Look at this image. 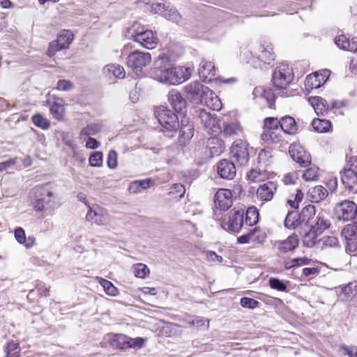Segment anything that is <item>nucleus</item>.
I'll return each instance as SVG.
<instances>
[{
	"label": "nucleus",
	"mask_w": 357,
	"mask_h": 357,
	"mask_svg": "<svg viewBox=\"0 0 357 357\" xmlns=\"http://www.w3.org/2000/svg\"><path fill=\"white\" fill-rule=\"evenodd\" d=\"M309 194L311 195L314 202H319L325 199L328 195V191L321 185H317L312 189H310Z\"/></svg>",
	"instance_id": "nucleus-37"
},
{
	"label": "nucleus",
	"mask_w": 357,
	"mask_h": 357,
	"mask_svg": "<svg viewBox=\"0 0 357 357\" xmlns=\"http://www.w3.org/2000/svg\"><path fill=\"white\" fill-rule=\"evenodd\" d=\"M151 7L155 13L161 15L169 21L176 24H179L181 22L182 16L178 10L166 3H153Z\"/></svg>",
	"instance_id": "nucleus-13"
},
{
	"label": "nucleus",
	"mask_w": 357,
	"mask_h": 357,
	"mask_svg": "<svg viewBox=\"0 0 357 357\" xmlns=\"http://www.w3.org/2000/svg\"><path fill=\"white\" fill-rule=\"evenodd\" d=\"M102 130V126L99 123H90L84 127L80 132L81 135H85L90 137L91 135H96L100 132Z\"/></svg>",
	"instance_id": "nucleus-41"
},
{
	"label": "nucleus",
	"mask_w": 357,
	"mask_h": 357,
	"mask_svg": "<svg viewBox=\"0 0 357 357\" xmlns=\"http://www.w3.org/2000/svg\"><path fill=\"white\" fill-rule=\"evenodd\" d=\"M275 58V53L273 52V47L271 44L263 45L259 54V59H261L264 63L269 64L272 61H274Z\"/></svg>",
	"instance_id": "nucleus-33"
},
{
	"label": "nucleus",
	"mask_w": 357,
	"mask_h": 357,
	"mask_svg": "<svg viewBox=\"0 0 357 357\" xmlns=\"http://www.w3.org/2000/svg\"><path fill=\"white\" fill-rule=\"evenodd\" d=\"M277 190V184L273 181H268L261 185L257 191V197L262 201H271Z\"/></svg>",
	"instance_id": "nucleus-22"
},
{
	"label": "nucleus",
	"mask_w": 357,
	"mask_h": 357,
	"mask_svg": "<svg viewBox=\"0 0 357 357\" xmlns=\"http://www.w3.org/2000/svg\"><path fill=\"white\" fill-rule=\"evenodd\" d=\"M280 128L286 134L295 135L298 130V125L294 117L286 115L280 119Z\"/></svg>",
	"instance_id": "nucleus-25"
},
{
	"label": "nucleus",
	"mask_w": 357,
	"mask_h": 357,
	"mask_svg": "<svg viewBox=\"0 0 357 357\" xmlns=\"http://www.w3.org/2000/svg\"><path fill=\"white\" fill-rule=\"evenodd\" d=\"M200 68L199 69V75L203 79L204 82L209 83L213 79L215 75V67L211 61H207L204 59L202 60L200 63Z\"/></svg>",
	"instance_id": "nucleus-23"
},
{
	"label": "nucleus",
	"mask_w": 357,
	"mask_h": 357,
	"mask_svg": "<svg viewBox=\"0 0 357 357\" xmlns=\"http://www.w3.org/2000/svg\"><path fill=\"white\" fill-rule=\"evenodd\" d=\"M217 172L224 179L231 180L236 174L234 163L227 159H222L217 164Z\"/></svg>",
	"instance_id": "nucleus-20"
},
{
	"label": "nucleus",
	"mask_w": 357,
	"mask_h": 357,
	"mask_svg": "<svg viewBox=\"0 0 357 357\" xmlns=\"http://www.w3.org/2000/svg\"><path fill=\"white\" fill-rule=\"evenodd\" d=\"M248 144L242 139L234 141L230 149V155L235 158L236 162L241 166L247 165L250 155L248 152Z\"/></svg>",
	"instance_id": "nucleus-10"
},
{
	"label": "nucleus",
	"mask_w": 357,
	"mask_h": 357,
	"mask_svg": "<svg viewBox=\"0 0 357 357\" xmlns=\"http://www.w3.org/2000/svg\"><path fill=\"white\" fill-rule=\"evenodd\" d=\"M334 43L342 50L348 51V48H349V39L345 35L336 36Z\"/></svg>",
	"instance_id": "nucleus-50"
},
{
	"label": "nucleus",
	"mask_w": 357,
	"mask_h": 357,
	"mask_svg": "<svg viewBox=\"0 0 357 357\" xmlns=\"http://www.w3.org/2000/svg\"><path fill=\"white\" fill-rule=\"evenodd\" d=\"M103 154L100 151L93 152L89 157V164L92 167H99L102 165Z\"/></svg>",
	"instance_id": "nucleus-53"
},
{
	"label": "nucleus",
	"mask_w": 357,
	"mask_h": 357,
	"mask_svg": "<svg viewBox=\"0 0 357 357\" xmlns=\"http://www.w3.org/2000/svg\"><path fill=\"white\" fill-rule=\"evenodd\" d=\"M151 61V56L150 53L135 50L128 56L126 63L129 68L138 75Z\"/></svg>",
	"instance_id": "nucleus-8"
},
{
	"label": "nucleus",
	"mask_w": 357,
	"mask_h": 357,
	"mask_svg": "<svg viewBox=\"0 0 357 357\" xmlns=\"http://www.w3.org/2000/svg\"><path fill=\"white\" fill-rule=\"evenodd\" d=\"M268 284L271 289L279 291L287 292L288 291L287 284L278 278H270Z\"/></svg>",
	"instance_id": "nucleus-43"
},
{
	"label": "nucleus",
	"mask_w": 357,
	"mask_h": 357,
	"mask_svg": "<svg viewBox=\"0 0 357 357\" xmlns=\"http://www.w3.org/2000/svg\"><path fill=\"white\" fill-rule=\"evenodd\" d=\"M319 168L317 167H308L303 173V178L306 181H315L319 176Z\"/></svg>",
	"instance_id": "nucleus-52"
},
{
	"label": "nucleus",
	"mask_w": 357,
	"mask_h": 357,
	"mask_svg": "<svg viewBox=\"0 0 357 357\" xmlns=\"http://www.w3.org/2000/svg\"><path fill=\"white\" fill-rule=\"evenodd\" d=\"M265 130H278L280 128V119L276 117H266L264 120Z\"/></svg>",
	"instance_id": "nucleus-49"
},
{
	"label": "nucleus",
	"mask_w": 357,
	"mask_h": 357,
	"mask_svg": "<svg viewBox=\"0 0 357 357\" xmlns=\"http://www.w3.org/2000/svg\"><path fill=\"white\" fill-rule=\"evenodd\" d=\"M117 156L118 153L115 150L109 151L107 159V165L109 168L112 169L116 168L118 165Z\"/></svg>",
	"instance_id": "nucleus-56"
},
{
	"label": "nucleus",
	"mask_w": 357,
	"mask_h": 357,
	"mask_svg": "<svg viewBox=\"0 0 357 357\" xmlns=\"http://www.w3.org/2000/svg\"><path fill=\"white\" fill-rule=\"evenodd\" d=\"M32 122L36 127L43 130H46L50 126V121L40 114H34L32 116Z\"/></svg>",
	"instance_id": "nucleus-46"
},
{
	"label": "nucleus",
	"mask_w": 357,
	"mask_h": 357,
	"mask_svg": "<svg viewBox=\"0 0 357 357\" xmlns=\"http://www.w3.org/2000/svg\"><path fill=\"white\" fill-rule=\"evenodd\" d=\"M144 342L145 340L142 337L131 338L128 337L129 348H142Z\"/></svg>",
	"instance_id": "nucleus-63"
},
{
	"label": "nucleus",
	"mask_w": 357,
	"mask_h": 357,
	"mask_svg": "<svg viewBox=\"0 0 357 357\" xmlns=\"http://www.w3.org/2000/svg\"><path fill=\"white\" fill-rule=\"evenodd\" d=\"M169 58L165 54H160L154 61L153 68L151 69L152 77L157 81L163 75L165 70L169 66Z\"/></svg>",
	"instance_id": "nucleus-19"
},
{
	"label": "nucleus",
	"mask_w": 357,
	"mask_h": 357,
	"mask_svg": "<svg viewBox=\"0 0 357 357\" xmlns=\"http://www.w3.org/2000/svg\"><path fill=\"white\" fill-rule=\"evenodd\" d=\"M241 131V126L237 122H224L222 126L221 127V131L220 133H222L225 137H229L233 135H237L238 132Z\"/></svg>",
	"instance_id": "nucleus-28"
},
{
	"label": "nucleus",
	"mask_w": 357,
	"mask_h": 357,
	"mask_svg": "<svg viewBox=\"0 0 357 357\" xmlns=\"http://www.w3.org/2000/svg\"><path fill=\"white\" fill-rule=\"evenodd\" d=\"M251 229L255 230L253 234H252V238L253 241L259 244L264 243L266 238V232L257 227Z\"/></svg>",
	"instance_id": "nucleus-54"
},
{
	"label": "nucleus",
	"mask_w": 357,
	"mask_h": 357,
	"mask_svg": "<svg viewBox=\"0 0 357 357\" xmlns=\"http://www.w3.org/2000/svg\"><path fill=\"white\" fill-rule=\"evenodd\" d=\"M127 37L148 50L155 48L157 44V38L154 37L153 31L140 28L138 24H133L128 29Z\"/></svg>",
	"instance_id": "nucleus-4"
},
{
	"label": "nucleus",
	"mask_w": 357,
	"mask_h": 357,
	"mask_svg": "<svg viewBox=\"0 0 357 357\" xmlns=\"http://www.w3.org/2000/svg\"><path fill=\"white\" fill-rule=\"evenodd\" d=\"M185 91L190 101L195 104L204 102L207 96L213 95V91L199 81L187 84L185 86Z\"/></svg>",
	"instance_id": "nucleus-7"
},
{
	"label": "nucleus",
	"mask_w": 357,
	"mask_h": 357,
	"mask_svg": "<svg viewBox=\"0 0 357 357\" xmlns=\"http://www.w3.org/2000/svg\"><path fill=\"white\" fill-rule=\"evenodd\" d=\"M58 39L64 45H67V47L68 48L69 45L73 42L74 39V35L71 31L63 29L59 33Z\"/></svg>",
	"instance_id": "nucleus-51"
},
{
	"label": "nucleus",
	"mask_w": 357,
	"mask_h": 357,
	"mask_svg": "<svg viewBox=\"0 0 357 357\" xmlns=\"http://www.w3.org/2000/svg\"><path fill=\"white\" fill-rule=\"evenodd\" d=\"M67 48V45H64L57 38L49 43L47 55L50 57H52L57 52Z\"/></svg>",
	"instance_id": "nucleus-38"
},
{
	"label": "nucleus",
	"mask_w": 357,
	"mask_h": 357,
	"mask_svg": "<svg viewBox=\"0 0 357 357\" xmlns=\"http://www.w3.org/2000/svg\"><path fill=\"white\" fill-rule=\"evenodd\" d=\"M50 112L54 119L62 120L64 113L63 105L61 102H54L50 106Z\"/></svg>",
	"instance_id": "nucleus-39"
},
{
	"label": "nucleus",
	"mask_w": 357,
	"mask_h": 357,
	"mask_svg": "<svg viewBox=\"0 0 357 357\" xmlns=\"http://www.w3.org/2000/svg\"><path fill=\"white\" fill-rule=\"evenodd\" d=\"M247 178L253 182H258L263 179L261 172L255 169H252L247 173Z\"/></svg>",
	"instance_id": "nucleus-58"
},
{
	"label": "nucleus",
	"mask_w": 357,
	"mask_h": 357,
	"mask_svg": "<svg viewBox=\"0 0 357 357\" xmlns=\"http://www.w3.org/2000/svg\"><path fill=\"white\" fill-rule=\"evenodd\" d=\"M340 349L343 351L344 355L349 357H357V347L342 345Z\"/></svg>",
	"instance_id": "nucleus-62"
},
{
	"label": "nucleus",
	"mask_w": 357,
	"mask_h": 357,
	"mask_svg": "<svg viewBox=\"0 0 357 357\" xmlns=\"http://www.w3.org/2000/svg\"><path fill=\"white\" fill-rule=\"evenodd\" d=\"M86 219L98 225H107L109 221V216L107 211L98 206L89 208Z\"/></svg>",
	"instance_id": "nucleus-16"
},
{
	"label": "nucleus",
	"mask_w": 357,
	"mask_h": 357,
	"mask_svg": "<svg viewBox=\"0 0 357 357\" xmlns=\"http://www.w3.org/2000/svg\"><path fill=\"white\" fill-rule=\"evenodd\" d=\"M190 75V70L188 67H169L158 82L167 85H176L188 80Z\"/></svg>",
	"instance_id": "nucleus-5"
},
{
	"label": "nucleus",
	"mask_w": 357,
	"mask_h": 357,
	"mask_svg": "<svg viewBox=\"0 0 357 357\" xmlns=\"http://www.w3.org/2000/svg\"><path fill=\"white\" fill-rule=\"evenodd\" d=\"M36 289L40 297L48 296L49 289L41 281H36Z\"/></svg>",
	"instance_id": "nucleus-64"
},
{
	"label": "nucleus",
	"mask_w": 357,
	"mask_h": 357,
	"mask_svg": "<svg viewBox=\"0 0 357 357\" xmlns=\"http://www.w3.org/2000/svg\"><path fill=\"white\" fill-rule=\"evenodd\" d=\"M33 207L36 212L54 211L59 206L56 188L50 183L37 185L33 189Z\"/></svg>",
	"instance_id": "nucleus-1"
},
{
	"label": "nucleus",
	"mask_w": 357,
	"mask_h": 357,
	"mask_svg": "<svg viewBox=\"0 0 357 357\" xmlns=\"http://www.w3.org/2000/svg\"><path fill=\"white\" fill-rule=\"evenodd\" d=\"M300 225L301 221L298 220V215L294 211H289L284 221V225L289 229H295Z\"/></svg>",
	"instance_id": "nucleus-34"
},
{
	"label": "nucleus",
	"mask_w": 357,
	"mask_h": 357,
	"mask_svg": "<svg viewBox=\"0 0 357 357\" xmlns=\"http://www.w3.org/2000/svg\"><path fill=\"white\" fill-rule=\"evenodd\" d=\"M261 96L267 101L269 108H275L276 96L275 95L272 89H264L261 93Z\"/></svg>",
	"instance_id": "nucleus-48"
},
{
	"label": "nucleus",
	"mask_w": 357,
	"mask_h": 357,
	"mask_svg": "<svg viewBox=\"0 0 357 357\" xmlns=\"http://www.w3.org/2000/svg\"><path fill=\"white\" fill-rule=\"evenodd\" d=\"M289 152L291 158L301 167H306L311 165L312 158L310 154L301 144H291L289 146Z\"/></svg>",
	"instance_id": "nucleus-12"
},
{
	"label": "nucleus",
	"mask_w": 357,
	"mask_h": 357,
	"mask_svg": "<svg viewBox=\"0 0 357 357\" xmlns=\"http://www.w3.org/2000/svg\"><path fill=\"white\" fill-rule=\"evenodd\" d=\"M310 231L304 236V245H337L338 240L333 236H324L317 240V237L331 226L330 221L323 216L317 215L314 225L311 224Z\"/></svg>",
	"instance_id": "nucleus-2"
},
{
	"label": "nucleus",
	"mask_w": 357,
	"mask_h": 357,
	"mask_svg": "<svg viewBox=\"0 0 357 357\" xmlns=\"http://www.w3.org/2000/svg\"><path fill=\"white\" fill-rule=\"evenodd\" d=\"M73 88V84L69 80L60 79L56 84V89L60 91H67Z\"/></svg>",
	"instance_id": "nucleus-61"
},
{
	"label": "nucleus",
	"mask_w": 357,
	"mask_h": 357,
	"mask_svg": "<svg viewBox=\"0 0 357 357\" xmlns=\"http://www.w3.org/2000/svg\"><path fill=\"white\" fill-rule=\"evenodd\" d=\"M154 114L163 134L169 138L174 137L180 126L178 114L166 106L160 105L156 107Z\"/></svg>",
	"instance_id": "nucleus-3"
},
{
	"label": "nucleus",
	"mask_w": 357,
	"mask_h": 357,
	"mask_svg": "<svg viewBox=\"0 0 357 357\" xmlns=\"http://www.w3.org/2000/svg\"><path fill=\"white\" fill-rule=\"evenodd\" d=\"M294 78L292 68L287 63H281L273 73L271 82L277 89H286Z\"/></svg>",
	"instance_id": "nucleus-6"
},
{
	"label": "nucleus",
	"mask_w": 357,
	"mask_h": 357,
	"mask_svg": "<svg viewBox=\"0 0 357 357\" xmlns=\"http://www.w3.org/2000/svg\"><path fill=\"white\" fill-rule=\"evenodd\" d=\"M132 270L135 276L139 278H144L149 273L147 266L141 263L134 265Z\"/></svg>",
	"instance_id": "nucleus-47"
},
{
	"label": "nucleus",
	"mask_w": 357,
	"mask_h": 357,
	"mask_svg": "<svg viewBox=\"0 0 357 357\" xmlns=\"http://www.w3.org/2000/svg\"><path fill=\"white\" fill-rule=\"evenodd\" d=\"M346 245H357V225L349 224L344 227L341 232Z\"/></svg>",
	"instance_id": "nucleus-24"
},
{
	"label": "nucleus",
	"mask_w": 357,
	"mask_h": 357,
	"mask_svg": "<svg viewBox=\"0 0 357 357\" xmlns=\"http://www.w3.org/2000/svg\"><path fill=\"white\" fill-rule=\"evenodd\" d=\"M232 193L228 189H219L214 197V204L221 211H227L232 205Z\"/></svg>",
	"instance_id": "nucleus-15"
},
{
	"label": "nucleus",
	"mask_w": 357,
	"mask_h": 357,
	"mask_svg": "<svg viewBox=\"0 0 357 357\" xmlns=\"http://www.w3.org/2000/svg\"><path fill=\"white\" fill-rule=\"evenodd\" d=\"M199 119L208 132L215 135L221 131L220 120L215 114L207 112L205 109H200Z\"/></svg>",
	"instance_id": "nucleus-11"
},
{
	"label": "nucleus",
	"mask_w": 357,
	"mask_h": 357,
	"mask_svg": "<svg viewBox=\"0 0 357 357\" xmlns=\"http://www.w3.org/2000/svg\"><path fill=\"white\" fill-rule=\"evenodd\" d=\"M15 238L20 244H24L26 241L25 231L22 227H17L14 231Z\"/></svg>",
	"instance_id": "nucleus-60"
},
{
	"label": "nucleus",
	"mask_w": 357,
	"mask_h": 357,
	"mask_svg": "<svg viewBox=\"0 0 357 357\" xmlns=\"http://www.w3.org/2000/svg\"><path fill=\"white\" fill-rule=\"evenodd\" d=\"M356 209L357 206L353 201L345 199L335 205L334 211L339 220L347 222L355 219Z\"/></svg>",
	"instance_id": "nucleus-9"
},
{
	"label": "nucleus",
	"mask_w": 357,
	"mask_h": 357,
	"mask_svg": "<svg viewBox=\"0 0 357 357\" xmlns=\"http://www.w3.org/2000/svg\"><path fill=\"white\" fill-rule=\"evenodd\" d=\"M244 223V210H231L226 223L229 231L238 233L242 229Z\"/></svg>",
	"instance_id": "nucleus-18"
},
{
	"label": "nucleus",
	"mask_w": 357,
	"mask_h": 357,
	"mask_svg": "<svg viewBox=\"0 0 357 357\" xmlns=\"http://www.w3.org/2000/svg\"><path fill=\"white\" fill-rule=\"evenodd\" d=\"M105 70L112 73V75L117 78H123L125 77L124 68L120 65L109 64L105 67Z\"/></svg>",
	"instance_id": "nucleus-44"
},
{
	"label": "nucleus",
	"mask_w": 357,
	"mask_h": 357,
	"mask_svg": "<svg viewBox=\"0 0 357 357\" xmlns=\"http://www.w3.org/2000/svg\"><path fill=\"white\" fill-rule=\"evenodd\" d=\"M308 102L314 108L317 115H324L328 110V104L325 99L320 96H310L307 98Z\"/></svg>",
	"instance_id": "nucleus-26"
},
{
	"label": "nucleus",
	"mask_w": 357,
	"mask_h": 357,
	"mask_svg": "<svg viewBox=\"0 0 357 357\" xmlns=\"http://www.w3.org/2000/svg\"><path fill=\"white\" fill-rule=\"evenodd\" d=\"M276 130H265L261 135V139L268 144H278L280 141V136Z\"/></svg>",
	"instance_id": "nucleus-35"
},
{
	"label": "nucleus",
	"mask_w": 357,
	"mask_h": 357,
	"mask_svg": "<svg viewBox=\"0 0 357 357\" xmlns=\"http://www.w3.org/2000/svg\"><path fill=\"white\" fill-rule=\"evenodd\" d=\"M240 304L244 308L253 310L259 305V302L249 297H243L241 298Z\"/></svg>",
	"instance_id": "nucleus-55"
},
{
	"label": "nucleus",
	"mask_w": 357,
	"mask_h": 357,
	"mask_svg": "<svg viewBox=\"0 0 357 357\" xmlns=\"http://www.w3.org/2000/svg\"><path fill=\"white\" fill-rule=\"evenodd\" d=\"M326 80L322 75L315 73L308 75L305 80V85L307 89H314L320 88Z\"/></svg>",
	"instance_id": "nucleus-29"
},
{
	"label": "nucleus",
	"mask_w": 357,
	"mask_h": 357,
	"mask_svg": "<svg viewBox=\"0 0 357 357\" xmlns=\"http://www.w3.org/2000/svg\"><path fill=\"white\" fill-rule=\"evenodd\" d=\"M167 100L174 112L180 116H185L187 113V101L182 94L176 89H172L167 94Z\"/></svg>",
	"instance_id": "nucleus-14"
},
{
	"label": "nucleus",
	"mask_w": 357,
	"mask_h": 357,
	"mask_svg": "<svg viewBox=\"0 0 357 357\" xmlns=\"http://www.w3.org/2000/svg\"><path fill=\"white\" fill-rule=\"evenodd\" d=\"M204 102H205L208 108L213 111H219L222 107L220 99L214 93L213 91V95H209V96H207L206 98L204 100Z\"/></svg>",
	"instance_id": "nucleus-36"
},
{
	"label": "nucleus",
	"mask_w": 357,
	"mask_h": 357,
	"mask_svg": "<svg viewBox=\"0 0 357 357\" xmlns=\"http://www.w3.org/2000/svg\"><path fill=\"white\" fill-rule=\"evenodd\" d=\"M5 351L6 357H20V348L17 343L10 341L6 344Z\"/></svg>",
	"instance_id": "nucleus-45"
},
{
	"label": "nucleus",
	"mask_w": 357,
	"mask_h": 357,
	"mask_svg": "<svg viewBox=\"0 0 357 357\" xmlns=\"http://www.w3.org/2000/svg\"><path fill=\"white\" fill-rule=\"evenodd\" d=\"M112 347L119 349H126L129 348L128 337L122 334L114 335L110 340Z\"/></svg>",
	"instance_id": "nucleus-31"
},
{
	"label": "nucleus",
	"mask_w": 357,
	"mask_h": 357,
	"mask_svg": "<svg viewBox=\"0 0 357 357\" xmlns=\"http://www.w3.org/2000/svg\"><path fill=\"white\" fill-rule=\"evenodd\" d=\"M272 149L269 147L261 149L258 155L259 163L268 166L272 158Z\"/></svg>",
	"instance_id": "nucleus-42"
},
{
	"label": "nucleus",
	"mask_w": 357,
	"mask_h": 357,
	"mask_svg": "<svg viewBox=\"0 0 357 357\" xmlns=\"http://www.w3.org/2000/svg\"><path fill=\"white\" fill-rule=\"evenodd\" d=\"M342 184L349 192L357 193V173L351 169H345L341 173Z\"/></svg>",
	"instance_id": "nucleus-21"
},
{
	"label": "nucleus",
	"mask_w": 357,
	"mask_h": 357,
	"mask_svg": "<svg viewBox=\"0 0 357 357\" xmlns=\"http://www.w3.org/2000/svg\"><path fill=\"white\" fill-rule=\"evenodd\" d=\"M215 142L218 143V147L210 146V153L211 154L219 155L222 151L223 142L221 140L219 141L218 139L216 138H211L209 139V144H215Z\"/></svg>",
	"instance_id": "nucleus-59"
},
{
	"label": "nucleus",
	"mask_w": 357,
	"mask_h": 357,
	"mask_svg": "<svg viewBox=\"0 0 357 357\" xmlns=\"http://www.w3.org/2000/svg\"><path fill=\"white\" fill-rule=\"evenodd\" d=\"M99 283L103 287L107 295L115 296L118 294V289L110 281L104 278H100Z\"/></svg>",
	"instance_id": "nucleus-40"
},
{
	"label": "nucleus",
	"mask_w": 357,
	"mask_h": 357,
	"mask_svg": "<svg viewBox=\"0 0 357 357\" xmlns=\"http://www.w3.org/2000/svg\"><path fill=\"white\" fill-rule=\"evenodd\" d=\"M315 207L312 204H308L303 207L301 211L298 214V220L301 221V224H305L310 225L312 223L310 221L314 218L315 215Z\"/></svg>",
	"instance_id": "nucleus-27"
},
{
	"label": "nucleus",
	"mask_w": 357,
	"mask_h": 357,
	"mask_svg": "<svg viewBox=\"0 0 357 357\" xmlns=\"http://www.w3.org/2000/svg\"><path fill=\"white\" fill-rule=\"evenodd\" d=\"M314 130L319 133L328 132L332 129V124L329 120L314 119L311 123Z\"/></svg>",
	"instance_id": "nucleus-30"
},
{
	"label": "nucleus",
	"mask_w": 357,
	"mask_h": 357,
	"mask_svg": "<svg viewBox=\"0 0 357 357\" xmlns=\"http://www.w3.org/2000/svg\"><path fill=\"white\" fill-rule=\"evenodd\" d=\"M178 141L180 145L186 146L194 135V125L188 119H182L178 128Z\"/></svg>",
	"instance_id": "nucleus-17"
},
{
	"label": "nucleus",
	"mask_w": 357,
	"mask_h": 357,
	"mask_svg": "<svg viewBox=\"0 0 357 357\" xmlns=\"http://www.w3.org/2000/svg\"><path fill=\"white\" fill-rule=\"evenodd\" d=\"M340 289L341 294H344L346 300H351L357 294L350 282L344 287H340Z\"/></svg>",
	"instance_id": "nucleus-57"
},
{
	"label": "nucleus",
	"mask_w": 357,
	"mask_h": 357,
	"mask_svg": "<svg viewBox=\"0 0 357 357\" xmlns=\"http://www.w3.org/2000/svg\"><path fill=\"white\" fill-rule=\"evenodd\" d=\"M259 213L255 206H250L247 208L245 215V223L248 226H252L259 222Z\"/></svg>",
	"instance_id": "nucleus-32"
}]
</instances>
